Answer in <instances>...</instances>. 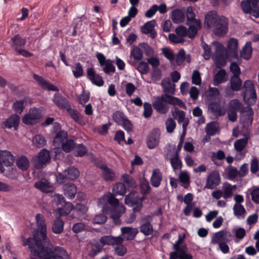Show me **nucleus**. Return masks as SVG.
Here are the masks:
<instances>
[{
  "label": "nucleus",
  "mask_w": 259,
  "mask_h": 259,
  "mask_svg": "<svg viewBox=\"0 0 259 259\" xmlns=\"http://www.w3.org/2000/svg\"><path fill=\"white\" fill-rule=\"evenodd\" d=\"M36 223L38 231L33 238L21 237L23 246H28L31 253L38 256L40 259H68L69 255L63 248L53 247L48 243L47 237V227L43 215L38 213L35 216Z\"/></svg>",
  "instance_id": "obj_1"
},
{
  "label": "nucleus",
  "mask_w": 259,
  "mask_h": 259,
  "mask_svg": "<svg viewBox=\"0 0 259 259\" xmlns=\"http://www.w3.org/2000/svg\"><path fill=\"white\" fill-rule=\"evenodd\" d=\"M212 45L215 48V53L212 59L217 66L225 65L227 58L231 60L236 59L237 63H240L238 54V42L237 39L231 38L229 40L226 51L224 47L219 42L213 41Z\"/></svg>",
  "instance_id": "obj_2"
},
{
  "label": "nucleus",
  "mask_w": 259,
  "mask_h": 259,
  "mask_svg": "<svg viewBox=\"0 0 259 259\" xmlns=\"http://www.w3.org/2000/svg\"><path fill=\"white\" fill-rule=\"evenodd\" d=\"M98 205L104 208L108 203L111 205L113 208L111 211V218L115 223H119V218L125 211L124 206L119 202L117 199L111 193H108L99 198L98 201Z\"/></svg>",
  "instance_id": "obj_3"
},
{
  "label": "nucleus",
  "mask_w": 259,
  "mask_h": 259,
  "mask_svg": "<svg viewBox=\"0 0 259 259\" xmlns=\"http://www.w3.org/2000/svg\"><path fill=\"white\" fill-rule=\"evenodd\" d=\"M178 105L180 107H184L185 105L183 101L178 98L163 94L157 97L153 102V108L157 112L160 114H165L169 111L168 104Z\"/></svg>",
  "instance_id": "obj_4"
},
{
  "label": "nucleus",
  "mask_w": 259,
  "mask_h": 259,
  "mask_svg": "<svg viewBox=\"0 0 259 259\" xmlns=\"http://www.w3.org/2000/svg\"><path fill=\"white\" fill-rule=\"evenodd\" d=\"M187 25L188 27V37L194 38L197 34L198 31L201 27V23L199 19H196L195 14L191 7L187 8L186 11Z\"/></svg>",
  "instance_id": "obj_5"
},
{
  "label": "nucleus",
  "mask_w": 259,
  "mask_h": 259,
  "mask_svg": "<svg viewBox=\"0 0 259 259\" xmlns=\"http://www.w3.org/2000/svg\"><path fill=\"white\" fill-rule=\"evenodd\" d=\"M244 100L249 105L255 103L256 95L254 88V84L250 80H246L244 83Z\"/></svg>",
  "instance_id": "obj_6"
},
{
  "label": "nucleus",
  "mask_w": 259,
  "mask_h": 259,
  "mask_svg": "<svg viewBox=\"0 0 259 259\" xmlns=\"http://www.w3.org/2000/svg\"><path fill=\"white\" fill-rule=\"evenodd\" d=\"M259 0H246L241 3L242 10L245 13L250 14L251 16L259 17V7L258 2Z\"/></svg>",
  "instance_id": "obj_7"
},
{
  "label": "nucleus",
  "mask_w": 259,
  "mask_h": 259,
  "mask_svg": "<svg viewBox=\"0 0 259 259\" xmlns=\"http://www.w3.org/2000/svg\"><path fill=\"white\" fill-rule=\"evenodd\" d=\"M185 238V235L184 234L183 236L181 235H179L178 240L173 245V248L175 251L171 252L169 254V259H178V255L191 254L188 253V248L186 245H182L181 244Z\"/></svg>",
  "instance_id": "obj_8"
},
{
  "label": "nucleus",
  "mask_w": 259,
  "mask_h": 259,
  "mask_svg": "<svg viewBox=\"0 0 259 259\" xmlns=\"http://www.w3.org/2000/svg\"><path fill=\"white\" fill-rule=\"evenodd\" d=\"M41 117V111L39 109L32 108L22 118V121L27 125L36 123Z\"/></svg>",
  "instance_id": "obj_9"
},
{
  "label": "nucleus",
  "mask_w": 259,
  "mask_h": 259,
  "mask_svg": "<svg viewBox=\"0 0 259 259\" xmlns=\"http://www.w3.org/2000/svg\"><path fill=\"white\" fill-rule=\"evenodd\" d=\"M96 57L100 66L103 67V71L106 74H109L110 72L114 73L115 71V68L112 60L106 59L105 56L101 53H97Z\"/></svg>",
  "instance_id": "obj_10"
},
{
  "label": "nucleus",
  "mask_w": 259,
  "mask_h": 259,
  "mask_svg": "<svg viewBox=\"0 0 259 259\" xmlns=\"http://www.w3.org/2000/svg\"><path fill=\"white\" fill-rule=\"evenodd\" d=\"M213 32L218 36H223L227 34L228 30V22L224 16L219 17L218 22L213 26Z\"/></svg>",
  "instance_id": "obj_11"
},
{
  "label": "nucleus",
  "mask_w": 259,
  "mask_h": 259,
  "mask_svg": "<svg viewBox=\"0 0 259 259\" xmlns=\"http://www.w3.org/2000/svg\"><path fill=\"white\" fill-rule=\"evenodd\" d=\"M231 233L226 230H221L214 233L211 238V243L220 244L228 242L232 240Z\"/></svg>",
  "instance_id": "obj_12"
},
{
  "label": "nucleus",
  "mask_w": 259,
  "mask_h": 259,
  "mask_svg": "<svg viewBox=\"0 0 259 259\" xmlns=\"http://www.w3.org/2000/svg\"><path fill=\"white\" fill-rule=\"evenodd\" d=\"M67 138L68 134L66 132L61 131L57 134L53 140V145L55 147L52 151L56 154V155L61 152L60 147H62V144L65 142Z\"/></svg>",
  "instance_id": "obj_13"
},
{
  "label": "nucleus",
  "mask_w": 259,
  "mask_h": 259,
  "mask_svg": "<svg viewBox=\"0 0 259 259\" xmlns=\"http://www.w3.org/2000/svg\"><path fill=\"white\" fill-rule=\"evenodd\" d=\"M160 136V131L158 128H154L150 133L147 139V146L149 149H154L158 145Z\"/></svg>",
  "instance_id": "obj_14"
},
{
  "label": "nucleus",
  "mask_w": 259,
  "mask_h": 259,
  "mask_svg": "<svg viewBox=\"0 0 259 259\" xmlns=\"http://www.w3.org/2000/svg\"><path fill=\"white\" fill-rule=\"evenodd\" d=\"M88 78L92 84L99 87L104 85V81L102 77L96 72L93 68H89L87 70Z\"/></svg>",
  "instance_id": "obj_15"
},
{
  "label": "nucleus",
  "mask_w": 259,
  "mask_h": 259,
  "mask_svg": "<svg viewBox=\"0 0 259 259\" xmlns=\"http://www.w3.org/2000/svg\"><path fill=\"white\" fill-rule=\"evenodd\" d=\"M221 182L219 173L217 171H212L207 178L205 188L213 189L218 186Z\"/></svg>",
  "instance_id": "obj_16"
},
{
  "label": "nucleus",
  "mask_w": 259,
  "mask_h": 259,
  "mask_svg": "<svg viewBox=\"0 0 259 259\" xmlns=\"http://www.w3.org/2000/svg\"><path fill=\"white\" fill-rule=\"evenodd\" d=\"M33 78L37 82L38 84L42 89L48 91L58 92L59 88L54 84L51 83L49 81L44 78L42 76H38L35 74L33 75Z\"/></svg>",
  "instance_id": "obj_17"
},
{
  "label": "nucleus",
  "mask_w": 259,
  "mask_h": 259,
  "mask_svg": "<svg viewBox=\"0 0 259 259\" xmlns=\"http://www.w3.org/2000/svg\"><path fill=\"white\" fill-rule=\"evenodd\" d=\"M15 157L7 150H0V163H3L6 166L13 165Z\"/></svg>",
  "instance_id": "obj_18"
},
{
  "label": "nucleus",
  "mask_w": 259,
  "mask_h": 259,
  "mask_svg": "<svg viewBox=\"0 0 259 259\" xmlns=\"http://www.w3.org/2000/svg\"><path fill=\"white\" fill-rule=\"evenodd\" d=\"M101 177L105 181H113L116 180V176L111 168H108L106 165H101Z\"/></svg>",
  "instance_id": "obj_19"
},
{
  "label": "nucleus",
  "mask_w": 259,
  "mask_h": 259,
  "mask_svg": "<svg viewBox=\"0 0 259 259\" xmlns=\"http://www.w3.org/2000/svg\"><path fill=\"white\" fill-rule=\"evenodd\" d=\"M53 101L57 107L62 109L66 110L70 105L66 98L59 93L55 94Z\"/></svg>",
  "instance_id": "obj_20"
},
{
  "label": "nucleus",
  "mask_w": 259,
  "mask_h": 259,
  "mask_svg": "<svg viewBox=\"0 0 259 259\" xmlns=\"http://www.w3.org/2000/svg\"><path fill=\"white\" fill-rule=\"evenodd\" d=\"M219 17L215 11H210L208 12L205 17V26L207 28L213 27L218 22Z\"/></svg>",
  "instance_id": "obj_21"
},
{
  "label": "nucleus",
  "mask_w": 259,
  "mask_h": 259,
  "mask_svg": "<svg viewBox=\"0 0 259 259\" xmlns=\"http://www.w3.org/2000/svg\"><path fill=\"white\" fill-rule=\"evenodd\" d=\"M50 160L49 151L46 149L41 150L38 154L36 159V166L38 167H41L44 164L49 162Z\"/></svg>",
  "instance_id": "obj_22"
},
{
  "label": "nucleus",
  "mask_w": 259,
  "mask_h": 259,
  "mask_svg": "<svg viewBox=\"0 0 259 259\" xmlns=\"http://www.w3.org/2000/svg\"><path fill=\"white\" fill-rule=\"evenodd\" d=\"M122 233L121 236L123 239L126 240H133L138 232V230L136 228L130 227H122L121 228Z\"/></svg>",
  "instance_id": "obj_23"
},
{
  "label": "nucleus",
  "mask_w": 259,
  "mask_h": 259,
  "mask_svg": "<svg viewBox=\"0 0 259 259\" xmlns=\"http://www.w3.org/2000/svg\"><path fill=\"white\" fill-rule=\"evenodd\" d=\"M162 180V175L160 170L158 168L153 169L150 180L151 185L157 188L160 185Z\"/></svg>",
  "instance_id": "obj_24"
},
{
  "label": "nucleus",
  "mask_w": 259,
  "mask_h": 259,
  "mask_svg": "<svg viewBox=\"0 0 259 259\" xmlns=\"http://www.w3.org/2000/svg\"><path fill=\"white\" fill-rule=\"evenodd\" d=\"M20 121V117L17 114H13L2 123V126L5 128L14 127L16 130Z\"/></svg>",
  "instance_id": "obj_25"
},
{
  "label": "nucleus",
  "mask_w": 259,
  "mask_h": 259,
  "mask_svg": "<svg viewBox=\"0 0 259 259\" xmlns=\"http://www.w3.org/2000/svg\"><path fill=\"white\" fill-rule=\"evenodd\" d=\"M144 197H140L137 192L134 191L125 197V203L127 205L133 206L139 202H142Z\"/></svg>",
  "instance_id": "obj_26"
},
{
  "label": "nucleus",
  "mask_w": 259,
  "mask_h": 259,
  "mask_svg": "<svg viewBox=\"0 0 259 259\" xmlns=\"http://www.w3.org/2000/svg\"><path fill=\"white\" fill-rule=\"evenodd\" d=\"M161 85L163 91L165 93V94H175L176 85L174 82L171 81L169 78H166L163 79L161 81Z\"/></svg>",
  "instance_id": "obj_27"
},
{
  "label": "nucleus",
  "mask_w": 259,
  "mask_h": 259,
  "mask_svg": "<svg viewBox=\"0 0 259 259\" xmlns=\"http://www.w3.org/2000/svg\"><path fill=\"white\" fill-rule=\"evenodd\" d=\"M103 246L106 245H112L117 243H123V239L120 236L114 237L111 236H105L100 238Z\"/></svg>",
  "instance_id": "obj_28"
},
{
  "label": "nucleus",
  "mask_w": 259,
  "mask_h": 259,
  "mask_svg": "<svg viewBox=\"0 0 259 259\" xmlns=\"http://www.w3.org/2000/svg\"><path fill=\"white\" fill-rule=\"evenodd\" d=\"M155 21L152 20L146 23L141 27V31L145 34H150L152 38H154L156 35V33L154 30Z\"/></svg>",
  "instance_id": "obj_29"
},
{
  "label": "nucleus",
  "mask_w": 259,
  "mask_h": 259,
  "mask_svg": "<svg viewBox=\"0 0 259 259\" xmlns=\"http://www.w3.org/2000/svg\"><path fill=\"white\" fill-rule=\"evenodd\" d=\"M34 187L41 191L46 193L50 192L53 190L51 184L46 179H42L35 183Z\"/></svg>",
  "instance_id": "obj_30"
},
{
  "label": "nucleus",
  "mask_w": 259,
  "mask_h": 259,
  "mask_svg": "<svg viewBox=\"0 0 259 259\" xmlns=\"http://www.w3.org/2000/svg\"><path fill=\"white\" fill-rule=\"evenodd\" d=\"M63 189L64 195L69 199L74 198L77 193L76 187L73 184L65 185Z\"/></svg>",
  "instance_id": "obj_31"
},
{
  "label": "nucleus",
  "mask_w": 259,
  "mask_h": 259,
  "mask_svg": "<svg viewBox=\"0 0 259 259\" xmlns=\"http://www.w3.org/2000/svg\"><path fill=\"white\" fill-rule=\"evenodd\" d=\"M171 19L174 23H181L184 21V12L179 9H175L171 12Z\"/></svg>",
  "instance_id": "obj_32"
},
{
  "label": "nucleus",
  "mask_w": 259,
  "mask_h": 259,
  "mask_svg": "<svg viewBox=\"0 0 259 259\" xmlns=\"http://www.w3.org/2000/svg\"><path fill=\"white\" fill-rule=\"evenodd\" d=\"M227 81L226 72L224 69H220L214 75L213 84L215 86Z\"/></svg>",
  "instance_id": "obj_33"
},
{
  "label": "nucleus",
  "mask_w": 259,
  "mask_h": 259,
  "mask_svg": "<svg viewBox=\"0 0 259 259\" xmlns=\"http://www.w3.org/2000/svg\"><path fill=\"white\" fill-rule=\"evenodd\" d=\"M236 185H231L230 184H225L222 187L223 198L225 199L230 198L233 193V191L236 189Z\"/></svg>",
  "instance_id": "obj_34"
},
{
  "label": "nucleus",
  "mask_w": 259,
  "mask_h": 259,
  "mask_svg": "<svg viewBox=\"0 0 259 259\" xmlns=\"http://www.w3.org/2000/svg\"><path fill=\"white\" fill-rule=\"evenodd\" d=\"M253 111L250 107H246L242 110V119L246 123H251L253 120Z\"/></svg>",
  "instance_id": "obj_35"
},
{
  "label": "nucleus",
  "mask_w": 259,
  "mask_h": 259,
  "mask_svg": "<svg viewBox=\"0 0 259 259\" xmlns=\"http://www.w3.org/2000/svg\"><path fill=\"white\" fill-rule=\"evenodd\" d=\"M233 210L234 215L238 219H244L246 211L241 204H234Z\"/></svg>",
  "instance_id": "obj_36"
},
{
  "label": "nucleus",
  "mask_w": 259,
  "mask_h": 259,
  "mask_svg": "<svg viewBox=\"0 0 259 259\" xmlns=\"http://www.w3.org/2000/svg\"><path fill=\"white\" fill-rule=\"evenodd\" d=\"M209 109L211 112L216 116H222L226 113V110L224 108L221 107L218 103H212L209 105Z\"/></svg>",
  "instance_id": "obj_37"
},
{
  "label": "nucleus",
  "mask_w": 259,
  "mask_h": 259,
  "mask_svg": "<svg viewBox=\"0 0 259 259\" xmlns=\"http://www.w3.org/2000/svg\"><path fill=\"white\" fill-rule=\"evenodd\" d=\"M252 51L251 43L247 41L240 52L241 56L244 59L248 60L251 56Z\"/></svg>",
  "instance_id": "obj_38"
},
{
  "label": "nucleus",
  "mask_w": 259,
  "mask_h": 259,
  "mask_svg": "<svg viewBox=\"0 0 259 259\" xmlns=\"http://www.w3.org/2000/svg\"><path fill=\"white\" fill-rule=\"evenodd\" d=\"M73 208V206L71 203H66L63 206L57 209L56 212L60 216H66L71 212Z\"/></svg>",
  "instance_id": "obj_39"
},
{
  "label": "nucleus",
  "mask_w": 259,
  "mask_h": 259,
  "mask_svg": "<svg viewBox=\"0 0 259 259\" xmlns=\"http://www.w3.org/2000/svg\"><path fill=\"white\" fill-rule=\"evenodd\" d=\"M27 102L25 99L21 100H17L13 103L12 108L15 112L21 114L27 105Z\"/></svg>",
  "instance_id": "obj_40"
},
{
  "label": "nucleus",
  "mask_w": 259,
  "mask_h": 259,
  "mask_svg": "<svg viewBox=\"0 0 259 259\" xmlns=\"http://www.w3.org/2000/svg\"><path fill=\"white\" fill-rule=\"evenodd\" d=\"M121 180L123 181V184L125 186L126 188H134L137 186L135 180L133 177L127 174L123 175Z\"/></svg>",
  "instance_id": "obj_41"
},
{
  "label": "nucleus",
  "mask_w": 259,
  "mask_h": 259,
  "mask_svg": "<svg viewBox=\"0 0 259 259\" xmlns=\"http://www.w3.org/2000/svg\"><path fill=\"white\" fill-rule=\"evenodd\" d=\"M92 246V249L89 251V255L92 257L95 256L97 253L101 252L104 247L100 239L93 243Z\"/></svg>",
  "instance_id": "obj_42"
},
{
  "label": "nucleus",
  "mask_w": 259,
  "mask_h": 259,
  "mask_svg": "<svg viewBox=\"0 0 259 259\" xmlns=\"http://www.w3.org/2000/svg\"><path fill=\"white\" fill-rule=\"evenodd\" d=\"M170 163L175 172L180 171L182 167V162L178 156V153L170 159Z\"/></svg>",
  "instance_id": "obj_43"
},
{
  "label": "nucleus",
  "mask_w": 259,
  "mask_h": 259,
  "mask_svg": "<svg viewBox=\"0 0 259 259\" xmlns=\"http://www.w3.org/2000/svg\"><path fill=\"white\" fill-rule=\"evenodd\" d=\"M113 196L124 195L126 192L125 186L121 183H116L112 189Z\"/></svg>",
  "instance_id": "obj_44"
},
{
  "label": "nucleus",
  "mask_w": 259,
  "mask_h": 259,
  "mask_svg": "<svg viewBox=\"0 0 259 259\" xmlns=\"http://www.w3.org/2000/svg\"><path fill=\"white\" fill-rule=\"evenodd\" d=\"M63 221L60 218H57L53 224L52 231L55 234H60L63 231Z\"/></svg>",
  "instance_id": "obj_45"
},
{
  "label": "nucleus",
  "mask_w": 259,
  "mask_h": 259,
  "mask_svg": "<svg viewBox=\"0 0 259 259\" xmlns=\"http://www.w3.org/2000/svg\"><path fill=\"white\" fill-rule=\"evenodd\" d=\"M47 141L45 138L41 135H37L32 139V145L37 148L45 146Z\"/></svg>",
  "instance_id": "obj_46"
},
{
  "label": "nucleus",
  "mask_w": 259,
  "mask_h": 259,
  "mask_svg": "<svg viewBox=\"0 0 259 259\" xmlns=\"http://www.w3.org/2000/svg\"><path fill=\"white\" fill-rule=\"evenodd\" d=\"M143 52L139 47L133 46L131 49L130 57H133L137 62L143 58Z\"/></svg>",
  "instance_id": "obj_47"
},
{
  "label": "nucleus",
  "mask_w": 259,
  "mask_h": 259,
  "mask_svg": "<svg viewBox=\"0 0 259 259\" xmlns=\"http://www.w3.org/2000/svg\"><path fill=\"white\" fill-rule=\"evenodd\" d=\"M231 88L235 91H239L242 85V81L239 76H233L230 80Z\"/></svg>",
  "instance_id": "obj_48"
},
{
  "label": "nucleus",
  "mask_w": 259,
  "mask_h": 259,
  "mask_svg": "<svg viewBox=\"0 0 259 259\" xmlns=\"http://www.w3.org/2000/svg\"><path fill=\"white\" fill-rule=\"evenodd\" d=\"M247 143V138L237 140L234 143V149L238 152H241L245 148Z\"/></svg>",
  "instance_id": "obj_49"
},
{
  "label": "nucleus",
  "mask_w": 259,
  "mask_h": 259,
  "mask_svg": "<svg viewBox=\"0 0 259 259\" xmlns=\"http://www.w3.org/2000/svg\"><path fill=\"white\" fill-rule=\"evenodd\" d=\"M11 40L13 41L12 47L15 50H18L20 47L24 46L26 43V39L21 38L18 35H15L12 38Z\"/></svg>",
  "instance_id": "obj_50"
},
{
  "label": "nucleus",
  "mask_w": 259,
  "mask_h": 259,
  "mask_svg": "<svg viewBox=\"0 0 259 259\" xmlns=\"http://www.w3.org/2000/svg\"><path fill=\"white\" fill-rule=\"evenodd\" d=\"M218 124L215 122H212L206 125L205 132L209 136H214L218 133Z\"/></svg>",
  "instance_id": "obj_51"
},
{
  "label": "nucleus",
  "mask_w": 259,
  "mask_h": 259,
  "mask_svg": "<svg viewBox=\"0 0 259 259\" xmlns=\"http://www.w3.org/2000/svg\"><path fill=\"white\" fill-rule=\"evenodd\" d=\"M16 163L17 166L22 170H26L29 167V161L24 156L18 158Z\"/></svg>",
  "instance_id": "obj_52"
},
{
  "label": "nucleus",
  "mask_w": 259,
  "mask_h": 259,
  "mask_svg": "<svg viewBox=\"0 0 259 259\" xmlns=\"http://www.w3.org/2000/svg\"><path fill=\"white\" fill-rule=\"evenodd\" d=\"M64 172L66 177L71 180L76 179L79 175L78 170L74 167H70L68 169L65 170Z\"/></svg>",
  "instance_id": "obj_53"
},
{
  "label": "nucleus",
  "mask_w": 259,
  "mask_h": 259,
  "mask_svg": "<svg viewBox=\"0 0 259 259\" xmlns=\"http://www.w3.org/2000/svg\"><path fill=\"white\" fill-rule=\"evenodd\" d=\"M153 231L152 226L149 222H146L141 226L140 231L146 236L151 235Z\"/></svg>",
  "instance_id": "obj_54"
},
{
  "label": "nucleus",
  "mask_w": 259,
  "mask_h": 259,
  "mask_svg": "<svg viewBox=\"0 0 259 259\" xmlns=\"http://www.w3.org/2000/svg\"><path fill=\"white\" fill-rule=\"evenodd\" d=\"M162 77V73L159 68H154L151 72V81L148 82L149 83H156L157 81H159Z\"/></svg>",
  "instance_id": "obj_55"
},
{
  "label": "nucleus",
  "mask_w": 259,
  "mask_h": 259,
  "mask_svg": "<svg viewBox=\"0 0 259 259\" xmlns=\"http://www.w3.org/2000/svg\"><path fill=\"white\" fill-rule=\"evenodd\" d=\"M66 110L69 115L75 121L78 122L79 121L81 116L76 109H72L71 105H70Z\"/></svg>",
  "instance_id": "obj_56"
},
{
  "label": "nucleus",
  "mask_w": 259,
  "mask_h": 259,
  "mask_svg": "<svg viewBox=\"0 0 259 259\" xmlns=\"http://www.w3.org/2000/svg\"><path fill=\"white\" fill-rule=\"evenodd\" d=\"M113 246L115 254L119 256H123L127 252L126 248L122 245V243L114 244Z\"/></svg>",
  "instance_id": "obj_57"
},
{
  "label": "nucleus",
  "mask_w": 259,
  "mask_h": 259,
  "mask_svg": "<svg viewBox=\"0 0 259 259\" xmlns=\"http://www.w3.org/2000/svg\"><path fill=\"white\" fill-rule=\"evenodd\" d=\"M140 187L141 192L144 194H147L150 192V186L149 182L145 179L141 180Z\"/></svg>",
  "instance_id": "obj_58"
},
{
  "label": "nucleus",
  "mask_w": 259,
  "mask_h": 259,
  "mask_svg": "<svg viewBox=\"0 0 259 259\" xmlns=\"http://www.w3.org/2000/svg\"><path fill=\"white\" fill-rule=\"evenodd\" d=\"M72 72L75 78H79L82 76L83 68L79 63L75 64L74 66L72 68Z\"/></svg>",
  "instance_id": "obj_59"
},
{
  "label": "nucleus",
  "mask_w": 259,
  "mask_h": 259,
  "mask_svg": "<svg viewBox=\"0 0 259 259\" xmlns=\"http://www.w3.org/2000/svg\"><path fill=\"white\" fill-rule=\"evenodd\" d=\"M75 144L73 140L67 139L64 144H62V148L65 152H69L74 147Z\"/></svg>",
  "instance_id": "obj_60"
},
{
  "label": "nucleus",
  "mask_w": 259,
  "mask_h": 259,
  "mask_svg": "<svg viewBox=\"0 0 259 259\" xmlns=\"http://www.w3.org/2000/svg\"><path fill=\"white\" fill-rule=\"evenodd\" d=\"M241 107V104L239 101L237 99H232L228 103V109L238 111Z\"/></svg>",
  "instance_id": "obj_61"
},
{
  "label": "nucleus",
  "mask_w": 259,
  "mask_h": 259,
  "mask_svg": "<svg viewBox=\"0 0 259 259\" xmlns=\"http://www.w3.org/2000/svg\"><path fill=\"white\" fill-rule=\"evenodd\" d=\"M137 69L142 74H147L149 70L148 63L145 62H140L137 67Z\"/></svg>",
  "instance_id": "obj_62"
},
{
  "label": "nucleus",
  "mask_w": 259,
  "mask_h": 259,
  "mask_svg": "<svg viewBox=\"0 0 259 259\" xmlns=\"http://www.w3.org/2000/svg\"><path fill=\"white\" fill-rule=\"evenodd\" d=\"M232 232L235 237L239 239H242L246 235L245 230L241 227L233 229Z\"/></svg>",
  "instance_id": "obj_63"
},
{
  "label": "nucleus",
  "mask_w": 259,
  "mask_h": 259,
  "mask_svg": "<svg viewBox=\"0 0 259 259\" xmlns=\"http://www.w3.org/2000/svg\"><path fill=\"white\" fill-rule=\"evenodd\" d=\"M166 131L169 133H171L176 128V122L171 118H169L165 122Z\"/></svg>",
  "instance_id": "obj_64"
}]
</instances>
